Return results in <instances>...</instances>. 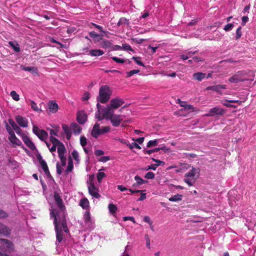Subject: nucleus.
<instances>
[{
	"instance_id": "1",
	"label": "nucleus",
	"mask_w": 256,
	"mask_h": 256,
	"mask_svg": "<svg viewBox=\"0 0 256 256\" xmlns=\"http://www.w3.org/2000/svg\"><path fill=\"white\" fill-rule=\"evenodd\" d=\"M111 94L112 91L110 87L107 85L102 86L100 88L98 100L102 104H105L110 100Z\"/></svg>"
},
{
	"instance_id": "2",
	"label": "nucleus",
	"mask_w": 256,
	"mask_h": 256,
	"mask_svg": "<svg viewBox=\"0 0 256 256\" xmlns=\"http://www.w3.org/2000/svg\"><path fill=\"white\" fill-rule=\"evenodd\" d=\"M200 172V169L199 168H192L191 170L185 174V178L184 180V182L190 186H193V183L196 180V178H194L196 174L198 176Z\"/></svg>"
},
{
	"instance_id": "3",
	"label": "nucleus",
	"mask_w": 256,
	"mask_h": 256,
	"mask_svg": "<svg viewBox=\"0 0 256 256\" xmlns=\"http://www.w3.org/2000/svg\"><path fill=\"white\" fill-rule=\"evenodd\" d=\"M32 132L42 141H44L45 139L48 137V134L46 131L40 130L36 125L32 126Z\"/></svg>"
},
{
	"instance_id": "4",
	"label": "nucleus",
	"mask_w": 256,
	"mask_h": 256,
	"mask_svg": "<svg viewBox=\"0 0 256 256\" xmlns=\"http://www.w3.org/2000/svg\"><path fill=\"white\" fill-rule=\"evenodd\" d=\"M246 72L244 71H239L237 72V74L230 77L228 80L231 83H238L240 82L248 80H249L248 78H242L239 77L240 76H244Z\"/></svg>"
},
{
	"instance_id": "5",
	"label": "nucleus",
	"mask_w": 256,
	"mask_h": 256,
	"mask_svg": "<svg viewBox=\"0 0 256 256\" xmlns=\"http://www.w3.org/2000/svg\"><path fill=\"white\" fill-rule=\"evenodd\" d=\"M37 159H38L42 168L43 170L44 171L45 174L48 177L50 176V172L49 171L47 164L46 162V161L44 160H43L42 156L40 154H38L37 156Z\"/></svg>"
},
{
	"instance_id": "6",
	"label": "nucleus",
	"mask_w": 256,
	"mask_h": 256,
	"mask_svg": "<svg viewBox=\"0 0 256 256\" xmlns=\"http://www.w3.org/2000/svg\"><path fill=\"white\" fill-rule=\"evenodd\" d=\"M88 193L90 196L96 198H100V195L98 193L99 190L95 186L94 184H92V186H88Z\"/></svg>"
},
{
	"instance_id": "7",
	"label": "nucleus",
	"mask_w": 256,
	"mask_h": 256,
	"mask_svg": "<svg viewBox=\"0 0 256 256\" xmlns=\"http://www.w3.org/2000/svg\"><path fill=\"white\" fill-rule=\"evenodd\" d=\"M22 138L24 143L28 146L30 150H36V147L34 143L30 140L28 136L24 134H21Z\"/></svg>"
},
{
	"instance_id": "8",
	"label": "nucleus",
	"mask_w": 256,
	"mask_h": 256,
	"mask_svg": "<svg viewBox=\"0 0 256 256\" xmlns=\"http://www.w3.org/2000/svg\"><path fill=\"white\" fill-rule=\"evenodd\" d=\"M209 114H206L208 116H213L215 115H223L225 113V110L218 107H214L210 109Z\"/></svg>"
},
{
	"instance_id": "9",
	"label": "nucleus",
	"mask_w": 256,
	"mask_h": 256,
	"mask_svg": "<svg viewBox=\"0 0 256 256\" xmlns=\"http://www.w3.org/2000/svg\"><path fill=\"white\" fill-rule=\"evenodd\" d=\"M123 116L118 114H114L110 119L114 126H118L123 120Z\"/></svg>"
},
{
	"instance_id": "10",
	"label": "nucleus",
	"mask_w": 256,
	"mask_h": 256,
	"mask_svg": "<svg viewBox=\"0 0 256 256\" xmlns=\"http://www.w3.org/2000/svg\"><path fill=\"white\" fill-rule=\"evenodd\" d=\"M124 103V102L122 99L116 98L110 101V106L112 109H116L120 107Z\"/></svg>"
},
{
	"instance_id": "11",
	"label": "nucleus",
	"mask_w": 256,
	"mask_h": 256,
	"mask_svg": "<svg viewBox=\"0 0 256 256\" xmlns=\"http://www.w3.org/2000/svg\"><path fill=\"white\" fill-rule=\"evenodd\" d=\"M50 140L54 146H58V152H60V150H62L66 149L64 144L58 139L53 136H50Z\"/></svg>"
},
{
	"instance_id": "12",
	"label": "nucleus",
	"mask_w": 256,
	"mask_h": 256,
	"mask_svg": "<svg viewBox=\"0 0 256 256\" xmlns=\"http://www.w3.org/2000/svg\"><path fill=\"white\" fill-rule=\"evenodd\" d=\"M76 120L80 124H84L87 120V115L86 112L83 110L78 112L76 116Z\"/></svg>"
},
{
	"instance_id": "13",
	"label": "nucleus",
	"mask_w": 256,
	"mask_h": 256,
	"mask_svg": "<svg viewBox=\"0 0 256 256\" xmlns=\"http://www.w3.org/2000/svg\"><path fill=\"white\" fill-rule=\"evenodd\" d=\"M12 230L8 226L0 222V234L4 236H8L11 234Z\"/></svg>"
},
{
	"instance_id": "14",
	"label": "nucleus",
	"mask_w": 256,
	"mask_h": 256,
	"mask_svg": "<svg viewBox=\"0 0 256 256\" xmlns=\"http://www.w3.org/2000/svg\"><path fill=\"white\" fill-rule=\"evenodd\" d=\"M16 121L18 124L22 128H26L28 126V120L26 118L20 116H16Z\"/></svg>"
},
{
	"instance_id": "15",
	"label": "nucleus",
	"mask_w": 256,
	"mask_h": 256,
	"mask_svg": "<svg viewBox=\"0 0 256 256\" xmlns=\"http://www.w3.org/2000/svg\"><path fill=\"white\" fill-rule=\"evenodd\" d=\"M100 132V124L96 122L93 126L91 132V135L94 138H97L101 134Z\"/></svg>"
},
{
	"instance_id": "16",
	"label": "nucleus",
	"mask_w": 256,
	"mask_h": 256,
	"mask_svg": "<svg viewBox=\"0 0 256 256\" xmlns=\"http://www.w3.org/2000/svg\"><path fill=\"white\" fill-rule=\"evenodd\" d=\"M102 114L105 119L110 120L114 114V110L110 106H108L103 110Z\"/></svg>"
},
{
	"instance_id": "17",
	"label": "nucleus",
	"mask_w": 256,
	"mask_h": 256,
	"mask_svg": "<svg viewBox=\"0 0 256 256\" xmlns=\"http://www.w3.org/2000/svg\"><path fill=\"white\" fill-rule=\"evenodd\" d=\"M55 230L56 232V240L58 243H60L63 240V232L60 228L58 227V225L55 226Z\"/></svg>"
},
{
	"instance_id": "18",
	"label": "nucleus",
	"mask_w": 256,
	"mask_h": 256,
	"mask_svg": "<svg viewBox=\"0 0 256 256\" xmlns=\"http://www.w3.org/2000/svg\"><path fill=\"white\" fill-rule=\"evenodd\" d=\"M8 122L10 126L12 127L13 130L16 132V133L21 136L22 133V130L16 124V122L12 119L8 120Z\"/></svg>"
},
{
	"instance_id": "19",
	"label": "nucleus",
	"mask_w": 256,
	"mask_h": 256,
	"mask_svg": "<svg viewBox=\"0 0 256 256\" xmlns=\"http://www.w3.org/2000/svg\"><path fill=\"white\" fill-rule=\"evenodd\" d=\"M48 107L50 112L52 113H56L58 109V104L54 100L48 102Z\"/></svg>"
},
{
	"instance_id": "20",
	"label": "nucleus",
	"mask_w": 256,
	"mask_h": 256,
	"mask_svg": "<svg viewBox=\"0 0 256 256\" xmlns=\"http://www.w3.org/2000/svg\"><path fill=\"white\" fill-rule=\"evenodd\" d=\"M66 152V149L62 150H60V152H58V156L60 158L62 166H64L66 165V158L64 156V154Z\"/></svg>"
},
{
	"instance_id": "21",
	"label": "nucleus",
	"mask_w": 256,
	"mask_h": 256,
	"mask_svg": "<svg viewBox=\"0 0 256 256\" xmlns=\"http://www.w3.org/2000/svg\"><path fill=\"white\" fill-rule=\"evenodd\" d=\"M70 129L74 134H78L82 131L81 127L77 124L74 122L70 125Z\"/></svg>"
},
{
	"instance_id": "22",
	"label": "nucleus",
	"mask_w": 256,
	"mask_h": 256,
	"mask_svg": "<svg viewBox=\"0 0 256 256\" xmlns=\"http://www.w3.org/2000/svg\"><path fill=\"white\" fill-rule=\"evenodd\" d=\"M54 198L58 207L60 210H62L64 208V206L62 203V200L60 196L58 194H54Z\"/></svg>"
},
{
	"instance_id": "23",
	"label": "nucleus",
	"mask_w": 256,
	"mask_h": 256,
	"mask_svg": "<svg viewBox=\"0 0 256 256\" xmlns=\"http://www.w3.org/2000/svg\"><path fill=\"white\" fill-rule=\"evenodd\" d=\"M62 128L65 132L66 138L68 140H70L72 136V130L70 129V126L69 127L68 125L64 124L62 125Z\"/></svg>"
},
{
	"instance_id": "24",
	"label": "nucleus",
	"mask_w": 256,
	"mask_h": 256,
	"mask_svg": "<svg viewBox=\"0 0 256 256\" xmlns=\"http://www.w3.org/2000/svg\"><path fill=\"white\" fill-rule=\"evenodd\" d=\"M79 204L83 209L86 210L88 209L90 206L89 201L86 198L81 199Z\"/></svg>"
},
{
	"instance_id": "25",
	"label": "nucleus",
	"mask_w": 256,
	"mask_h": 256,
	"mask_svg": "<svg viewBox=\"0 0 256 256\" xmlns=\"http://www.w3.org/2000/svg\"><path fill=\"white\" fill-rule=\"evenodd\" d=\"M206 74L202 72H196L192 74V78L194 80H197L198 81H202L204 78H205Z\"/></svg>"
},
{
	"instance_id": "26",
	"label": "nucleus",
	"mask_w": 256,
	"mask_h": 256,
	"mask_svg": "<svg viewBox=\"0 0 256 256\" xmlns=\"http://www.w3.org/2000/svg\"><path fill=\"white\" fill-rule=\"evenodd\" d=\"M8 140L12 144L16 146H20L22 144L21 141L16 137V135L9 136Z\"/></svg>"
},
{
	"instance_id": "27",
	"label": "nucleus",
	"mask_w": 256,
	"mask_h": 256,
	"mask_svg": "<svg viewBox=\"0 0 256 256\" xmlns=\"http://www.w3.org/2000/svg\"><path fill=\"white\" fill-rule=\"evenodd\" d=\"M21 68L24 71H28L32 73L37 74L38 72V68L34 66H22Z\"/></svg>"
},
{
	"instance_id": "28",
	"label": "nucleus",
	"mask_w": 256,
	"mask_h": 256,
	"mask_svg": "<svg viewBox=\"0 0 256 256\" xmlns=\"http://www.w3.org/2000/svg\"><path fill=\"white\" fill-rule=\"evenodd\" d=\"M9 44L14 49V52H18L20 51V48L19 44L16 42H9Z\"/></svg>"
},
{
	"instance_id": "29",
	"label": "nucleus",
	"mask_w": 256,
	"mask_h": 256,
	"mask_svg": "<svg viewBox=\"0 0 256 256\" xmlns=\"http://www.w3.org/2000/svg\"><path fill=\"white\" fill-rule=\"evenodd\" d=\"M90 54L94 56H100L104 54V52L100 50H92L90 51Z\"/></svg>"
},
{
	"instance_id": "30",
	"label": "nucleus",
	"mask_w": 256,
	"mask_h": 256,
	"mask_svg": "<svg viewBox=\"0 0 256 256\" xmlns=\"http://www.w3.org/2000/svg\"><path fill=\"white\" fill-rule=\"evenodd\" d=\"M73 162L70 156H69L68 159V165L67 166L66 172L67 173L70 172L73 169Z\"/></svg>"
},
{
	"instance_id": "31",
	"label": "nucleus",
	"mask_w": 256,
	"mask_h": 256,
	"mask_svg": "<svg viewBox=\"0 0 256 256\" xmlns=\"http://www.w3.org/2000/svg\"><path fill=\"white\" fill-rule=\"evenodd\" d=\"M128 24V20L124 17L121 18L118 21L116 26H120L122 25H126Z\"/></svg>"
},
{
	"instance_id": "32",
	"label": "nucleus",
	"mask_w": 256,
	"mask_h": 256,
	"mask_svg": "<svg viewBox=\"0 0 256 256\" xmlns=\"http://www.w3.org/2000/svg\"><path fill=\"white\" fill-rule=\"evenodd\" d=\"M57 214H58L57 213L55 212V210H50V217L53 218L54 219V226L58 225V222L57 218H56Z\"/></svg>"
},
{
	"instance_id": "33",
	"label": "nucleus",
	"mask_w": 256,
	"mask_h": 256,
	"mask_svg": "<svg viewBox=\"0 0 256 256\" xmlns=\"http://www.w3.org/2000/svg\"><path fill=\"white\" fill-rule=\"evenodd\" d=\"M134 180L137 182V184H139L140 186L148 182L147 180H144L138 176H134Z\"/></svg>"
},
{
	"instance_id": "34",
	"label": "nucleus",
	"mask_w": 256,
	"mask_h": 256,
	"mask_svg": "<svg viewBox=\"0 0 256 256\" xmlns=\"http://www.w3.org/2000/svg\"><path fill=\"white\" fill-rule=\"evenodd\" d=\"M182 195L177 194L172 196L169 198V200L170 202H177L182 200Z\"/></svg>"
},
{
	"instance_id": "35",
	"label": "nucleus",
	"mask_w": 256,
	"mask_h": 256,
	"mask_svg": "<svg viewBox=\"0 0 256 256\" xmlns=\"http://www.w3.org/2000/svg\"><path fill=\"white\" fill-rule=\"evenodd\" d=\"M29 101L30 102V105L31 108L34 110L36 112L41 111V110L38 108V106L36 104L35 102H34L32 100H30Z\"/></svg>"
},
{
	"instance_id": "36",
	"label": "nucleus",
	"mask_w": 256,
	"mask_h": 256,
	"mask_svg": "<svg viewBox=\"0 0 256 256\" xmlns=\"http://www.w3.org/2000/svg\"><path fill=\"white\" fill-rule=\"evenodd\" d=\"M84 222L86 223H88L90 222V214L89 210H86L84 213Z\"/></svg>"
},
{
	"instance_id": "37",
	"label": "nucleus",
	"mask_w": 256,
	"mask_h": 256,
	"mask_svg": "<svg viewBox=\"0 0 256 256\" xmlns=\"http://www.w3.org/2000/svg\"><path fill=\"white\" fill-rule=\"evenodd\" d=\"M108 210L112 214H114L117 210V207L116 205L113 204H110L108 205Z\"/></svg>"
},
{
	"instance_id": "38",
	"label": "nucleus",
	"mask_w": 256,
	"mask_h": 256,
	"mask_svg": "<svg viewBox=\"0 0 256 256\" xmlns=\"http://www.w3.org/2000/svg\"><path fill=\"white\" fill-rule=\"evenodd\" d=\"M132 59L134 60L136 64L141 66H144V64L140 60L141 58L140 57L132 56Z\"/></svg>"
},
{
	"instance_id": "39",
	"label": "nucleus",
	"mask_w": 256,
	"mask_h": 256,
	"mask_svg": "<svg viewBox=\"0 0 256 256\" xmlns=\"http://www.w3.org/2000/svg\"><path fill=\"white\" fill-rule=\"evenodd\" d=\"M158 140H150L148 144L146 146L148 148H151L153 146H156L158 145Z\"/></svg>"
},
{
	"instance_id": "40",
	"label": "nucleus",
	"mask_w": 256,
	"mask_h": 256,
	"mask_svg": "<svg viewBox=\"0 0 256 256\" xmlns=\"http://www.w3.org/2000/svg\"><path fill=\"white\" fill-rule=\"evenodd\" d=\"M80 144L83 148L87 144V140L84 136H82L80 137Z\"/></svg>"
},
{
	"instance_id": "41",
	"label": "nucleus",
	"mask_w": 256,
	"mask_h": 256,
	"mask_svg": "<svg viewBox=\"0 0 256 256\" xmlns=\"http://www.w3.org/2000/svg\"><path fill=\"white\" fill-rule=\"evenodd\" d=\"M10 96L12 98L16 101H18L20 100L19 95L14 90L10 92Z\"/></svg>"
},
{
	"instance_id": "42",
	"label": "nucleus",
	"mask_w": 256,
	"mask_h": 256,
	"mask_svg": "<svg viewBox=\"0 0 256 256\" xmlns=\"http://www.w3.org/2000/svg\"><path fill=\"white\" fill-rule=\"evenodd\" d=\"M94 174L89 175L88 180L87 181L88 186H92V184H94Z\"/></svg>"
},
{
	"instance_id": "43",
	"label": "nucleus",
	"mask_w": 256,
	"mask_h": 256,
	"mask_svg": "<svg viewBox=\"0 0 256 256\" xmlns=\"http://www.w3.org/2000/svg\"><path fill=\"white\" fill-rule=\"evenodd\" d=\"M140 72L139 70H134L126 72V77L130 78L134 74H138Z\"/></svg>"
},
{
	"instance_id": "44",
	"label": "nucleus",
	"mask_w": 256,
	"mask_h": 256,
	"mask_svg": "<svg viewBox=\"0 0 256 256\" xmlns=\"http://www.w3.org/2000/svg\"><path fill=\"white\" fill-rule=\"evenodd\" d=\"M106 176V174L104 172H99L97 174V180L99 182H102V179Z\"/></svg>"
},
{
	"instance_id": "45",
	"label": "nucleus",
	"mask_w": 256,
	"mask_h": 256,
	"mask_svg": "<svg viewBox=\"0 0 256 256\" xmlns=\"http://www.w3.org/2000/svg\"><path fill=\"white\" fill-rule=\"evenodd\" d=\"M128 146L130 149H132L134 148L139 150L141 149V147L136 142H135L128 144Z\"/></svg>"
},
{
	"instance_id": "46",
	"label": "nucleus",
	"mask_w": 256,
	"mask_h": 256,
	"mask_svg": "<svg viewBox=\"0 0 256 256\" xmlns=\"http://www.w3.org/2000/svg\"><path fill=\"white\" fill-rule=\"evenodd\" d=\"M152 159L154 162H156V164H154L156 168L161 165L164 166L165 164V162L164 161L156 160L154 158H152Z\"/></svg>"
},
{
	"instance_id": "47",
	"label": "nucleus",
	"mask_w": 256,
	"mask_h": 256,
	"mask_svg": "<svg viewBox=\"0 0 256 256\" xmlns=\"http://www.w3.org/2000/svg\"><path fill=\"white\" fill-rule=\"evenodd\" d=\"M101 134L107 133L110 130V127L109 126H102L100 128Z\"/></svg>"
},
{
	"instance_id": "48",
	"label": "nucleus",
	"mask_w": 256,
	"mask_h": 256,
	"mask_svg": "<svg viewBox=\"0 0 256 256\" xmlns=\"http://www.w3.org/2000/svg\"><path fill=\"white\" fill-rule=\"evenodd\" d=\"M207 90H212L215 92H219L220 90L218 85H215L212 86H210L206 88Z\"/></svg>"
},
{
	"instance_id": "49",
	"label": "nucleus",
	"mask_w": 256,
	"mask_h": 256,
	"mask_svg": "<svg viewBox=\"0 0 256 256\" xmlns=\"http://www.w3.org/2000/svg\"><path fill=\"white\" fill-rule=\"evenodd\" d=\"M155 174L152 172H148L146 173L145 176L144 178L146 179H154V178Z\"/></svg>"
},
{
	"instance_id": "50",
	"label": "nucleus",
	"mask_w": 256,
	"mask_h": 256,
	"mask_svg": "<svg viewBox=\"0 0 256 256\" xmlns=\"http://www.w3.org/2000/svg\"><path fill=\"white\" fill-rule=\"evenodd\" d=\"M8 216V214L3 210L0 208V218H6Z\"/></svg>"
},
{
	"instance_id": "51",
	"label": "nucleus",
	"mask_w": 256,
	"mask_h": 256,
	"mask_svg": "<svg viewBox=\"0 0 256 256\" xmlns=\"http://www.w3.org/2000/svg\"><path fill=\"white\" fill-rule=\"evenodd\" d=\"M112 60H114V61H115L116 62L118 63L122 64L126 61V60L124 59L120 58H118L116 57V56H112Z\"/></svg>"
},
{
	"instance_id": "52",
	"label": "nucleus",
	"mask_w": 256,
	"mask_h": 256,
	"mask_svg": "<svg viewBox=\"0 0 256 256\" xmlns=\"http://www.w3.org/2000/svg\"><path fill=\"white\" fill-rule=\"evenodd\" d=\"M72 155L74 158V159L77 162H79V158H78V152L76 150H74L72 152Z\"/></svg>"
},
{
	"instance_id": "53",
	"label": "nucleus",
	"mask_w": 256,
	"mask_h": 256,
	"mask_svg": "<svg viewBox=\"0 0 256 256\" xmlns=\"http://www.w3.org/2000/svg\"><path fill=\"white\" fill-rule=\"evenodd\" d=\"M6 129L10 135V136H13L15 135L14 131L12 130L10 126H8V124L6 125Z\"/></svg>"
},
{
	"instance_id": "54",
	"label": "nucleus",
	"mask_w": 256,
	"mask_h": 256,
	"mask_svg": "<svg viewBox=\"0 0 256 256\" xmlns=\"http://www.w3.org/2000/svg\"><path fill=\"white\" fill-rule=\"evenodd\" d=\"M111 42L108 40H105L103 41L102 46L106 48H110L111 46Z\"/></svg>"
},
{
	"instance_id": "55",
	"label": "nucleus",
	"mask_w": 256,
	"mask_h": 256,
	"mask_svg": "<svg viewBox=\"0 0 256 256\" xmlns=\"http://www.w3.org/2000/svg\"><path fill=\"white\" fill-rule=\"evenodd\" d=\"M241 29H242L241 27L240 26L236 30V40H238L242 36V34Z\"/></svg>"
},
{
	"instance_id": "56",
	"label": "nucleus",
	"mask_w": 256,
	"mask_h": 256,
	"mask_svg": "<svg viewBox=\"0 0 256 256\" xmlns=\"http://www.w3.org/2000/svg\"><path fill=\"white\" fill-rule=\"evenodd\" d=\"M234 26V25L232 24H228L225 26L224 30L226 31H229L231 30L233 27Z\"/></svg>"
},
{
	"instance_id": "57",
	"label": "nucleus",
	"mask_w": 256,
	"mask_h": 256,
	"mask_svg": "<svg viewBox=\"0 0 256 256\" xmlns=\"http://www.w3.org/2000/svg\"><path fill=\"white\" fill-rule=\"evenodd\" d=\"M122 48L124 50H128L130 51L134 52V50L132 48L131 46L128 44H122Z\"/></svg>"
},
{
	"instance_id": "58",
	"label": "nucleus",
	"mask_w": 256,
	"mask_h": 256,
	"mask_svg": "<svg viewBox=\"0 0 256 256\" xmlns=\"http://www.w3.org/2000/svg\"><path fill=\"white\" fill-rule=\"evenodd\" d=\"M123 220L124 221H126L128 220H131L134 224H135L136 222L135 221L134 218L133 216H124L123 218Z\"/></svg>"
},
{
	"instance_id": "59",
	"label": "nucleus",
	"mask_w": 256,
	"mask_h": 256,
	"mask_svg": "<svg viewBox=\"0 0 256 256\" xmlns=\"http://www.w3.org/2000/svg\"><path fill=\"white\" fill-rule=\"evenodd\" d=\"M94 154L98 156H101L104 154V152L100 150H96L94 152Z\"/></svg>"
},
{
	"instance_id": "60",
	"label": "nucleus",
	"mask_w": 256,
	"mask_h": 256,
	"mask_svg": "<svg viewBox=\"0 0 256 256\" xmlns=\"http://www.w3.org/2000/svg\"><path fill=\"white\" fill-rule=\"evenodd\" d=\"M90 98V94L89 92H86L82 98V100H88L89 98Z\"/></svg>"
},
{
	"instance_id": "61",
	"label": "nucleus",
	"mask_w": 256,
	"mask_h": 256,
	"mask_svg": "<svg viewBox=\"0 0 256 256\" xmlns=\"http://www.w3.org/2000/svg\"><path fill=\"white\" fill-rule=\"evenodd\" d=\"M110 160V158L108 156H104L100 158V159L99 160V161H100L101 162H105Z\"/></svg>"
},
{
	"instance_id": "62",
	"label": "nucleus",
	"mask_w": 256,
	"mask_h": 256,
	"mask_svg": "<svg viewBox=\"0 0 256 256\" xmlns=\"http://www.w3.org/2000/svg\"><path fill=\"white\" fill-rule=\"evenodd\" d=\"M144 220L145 222L148 223L150 226H152V221L150 220V218L148 216H145L144 217Z\"/></svg>"
},
{
	"instance_id": "63",
	"label": "nucleus",
	"mask_w": 256,
	"mask_h": 256,
	"mask_svg": "<svg viewBox=\"0 0 256 256\" xmlns=\"http://www.w3.org/2000/svg\"><path fill=\"white\" fill-rule=\"evenodd\" d=\"M92 38H97L100 36V34H96L94 32H91L89 34Z\"/></svg>"
},
{
	"instance_id": "64",
	"label": "nucleus",
	"mask_w": 256,
	"mask_h": 256,
	"mask_svg": "<svg viewBox=\"0 0 256 256\" xmlns=\"http://www.w3.org/2000/svg\"><path fill=\"white\" fill-rule=\"evenodd\" d=\"M156 166L154 164H151L150 166H148L146 168H144V170H156Z\"/></svg>"
}]
</instances>
